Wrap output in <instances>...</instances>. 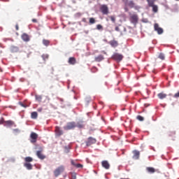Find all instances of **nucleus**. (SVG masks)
Wrapping results in <instances>:
<instances>
[{"mask_svg":"<svg viewBox=\"0 0 179 179\" xmlns=\"http://www.w3.org/2000/svg\"><path fill=\"white\" fill-rule=\"evenodd\" d=\"M36 100H37V101L41 102V100H43V96H41V95H36Z\"/></svg>","mask_w":179,"mask_h":179,"instance_id":"obj_28","label":"nucleus"},{"mask_svg":"<svg viewBox=\"0 0 179 179\" xmlns=\"http://www.w3.org/2000/svg\"><path fill=\"white\" fill-rule=\"evenodd\" d=\"M96 29H97V30H103V25H101V24H97V25H96Z\"/></svg>","mask_w":179,"mask_h":179,"instance_id":"obj_33","label":"nucleus"},{"mask_svg":"<svg viewBox=\"0 0 179 179\" xmlns=\"http://www.w3.org/2000/svg\"><path fill=\"white\" fill-rule=\"evenodd\" d=\"M136 119L138 120V121H143L145 120V118H143V117H142L141 115H138L136 117Z\"/></svg>","mask_w":179,"mask_h":179,"instance_id":"obj_32","label":"nucleus"},{"mask_svg":"<svg viewBox=\"0 0 179 179\" xmlns=\"http://www.w3.org/2000/svg\"><path fill=\"white\" fill-rule=\"evenodd\" d=\"M134 9H136V10H138V9H141V7L138 6H135L134 4Z\"/></svg>","mask_w":179,"mask_h":179,"instance_id":"obj_41","label":"nucleus"},{"mask_svg":"<svg viewBox=\"0 0 179 179\" xmlns=\"http://www.w3.org/2000/svg\"><path fill=\"white\" fill-rule=\"evenodd\" d=\"M30 138H31V143H36V142H37V138H38V134L34 132H31L30 135Z\"/></svg>","mask_w":179,"mask_h":179,"instance_id":"obj_6","label":"nucleus"},{"mask_svg":"<svg viewBox=\"0 0 179 179\" xmlns=\"http://www.w3.org/2000/svg\"><path fill=\"white\" fill-rule=\"evenodd\" d=\"M68 62L69 65H76V58L75 57H69Z\"/></svg>","mask_w":179,"mask_h":179,"instance_id":"obj_13","label":"nucleus"},{"mask_svg":"<svg viewBox=\"0 0 179 179\" xmlns=\"http://www.w3.org/2000/svg\"><path fill=\"white\" fill-rule=\"evenodd\" d=\"M113 59H115V61H122V58H124V56L122 55L119 53H114L112 56Z\"/></svg>","mask_w":179,"mask_h":179,"instance_id":"obj_5","label":"nucleus"},{"mask_svg":"<svg viewBox=\"0 0 179 179\" xmlns=\"http://www.w3.org/2000/svg\"><path fill=\"white\" fill-rule=\"evenodd\" d=\"M133 157L132 159L134 160H139V157L141 156V152L136 150L133 151Z\"/></svg>","mask_w":179,"mask_h":179,"instance_id":"obj_8","label":"nucleus"},{"mask_svg":"<svg viewBox=\"0 0 179 179\" xmlns=\"http://www.w3.org/2000/svg\"><path fill=\"white\" fill-rule=\"evenodd\" d=\"M33 23H37V20L36 19H32Z\"/></svg>","mask_w":179,"mask_h":179,"instance_id":"obj_43","label":"nucleus"},{"mask_svg":"<svg viewBox=\"0 0 179 179\" xmlns=\"http://www.w3.org/2000/svg\"><path fill=\"white\" fill-rule=\"evenodd\" d=\"M82 22H83L84 23H86V18H83Z\"/></svg>","mask_w":179,"mask_h":179,"instance_id":"obj_45","label":"nucleus"},{"mask_svg":"<svg viewBox=\"0 0 179 179\" xmlns=\"http://www.w3.org/2000/svg\"><path fill=\"white\" fill-rule=\"evenodd\" d=\"M106 21L108 22V19H106Z\"/></svg>","mask_w":179,"mask_h":179,"instance_id":"obj_50","label":"nucleus"},{"mask_svg":"<svg viewBox=\"0 0 179 179\" xmlns=\"http://www.w3.org/2000/svg\"><path fill=\"white\" fill-rule=\"evenodd\" d=\"M15 29L16 30H19V25L17 24L15 25Z\"/></svg>","mask_w":179,"mask_h":179,"instance_id":"obj_44","label":"nucleus"},{"mask_svg":"<svg viewBox=\"0 0 179 179\" xmlns=\"http://www.w3.org/2000/svg\"><path fill=\"white\" fill-rule=\"evenodd\" d=\"M101 165L102 167H103V169H106V170H108V169H110V164L108 163V161H102Z\"/></svg>","mask_w":179,"mask_h":179,"instance_id":"obj_12","label":"nucleus"},{"mask_svg":"<svg viewBox=\"0 0 179 179\" xmlns=\"http://www.w3.org/2000/svg\"><path fill=\"white\" fill-rule=\"evenodd\" d=\"M38 111H41V110L38 109Z\"/></svg>","mask_w":179,"mask_h":179,"instance_id":"obj_49","label":"nucleus"},{"mask_svg":"<svg viewBox=\"0 0 179 179\" xmlns=\"http://www.w3.org/2000/svg\"><path fill=\"white\" fill-rule=\"evenodd\" d=\"M125 6H129V8H135V3L134 2V1L131 0V1H127L125 3H124Z\"/></svg>","mask_w":179,"mask_h":179,"instance_id":"obj_10","label":"nucleus"},{"mask_svg":"<svg viewBox=\"0 0 179 179\" xmlns=\"http://www.w3.org/2000/svg\"><path fill=\"white\" fill-rule=\"evenodd\" d=\"M64 170H65V168L64 166H60L57 169H56L54 171V174L55 177H58L61 174V173H64Z\"/></svg>","mask_w":179,"mask_h":179,"instance_id":"obj_2","label":"nucleus"},{"mask_svg":"<svg viewBox=\"0 0 179 179\" xmlns=\"http://www.w3.org/2000/svg\"><path fill=\"white\" fill-rule=\"evenodd\" d=\"M157 96L159 97V99H160L161 100H163V99H166V97H167V94L162 92L157 94Z\"/></svg>","mask_w":179,"mask_h":179,"instance_id":"obj_22","label":"nucleus"},{"mask_svg":"<svg viewBox=\"0 0 179 179\" xmlns=\"http://www.w3.org/2000/svg\"><path fill=\"white\" fill-rule=\"evenodd\" d=\"M96 142V138L93 137H89L87 141H86V145L87 146H92V145H94Z\"/></svg>","mask_w":179,"mask_h":179,"instance_id":"obj_7","label":"nucleus"},{"mask_svg":"<svg viewBox=\"0 0 179 179\" xmlns=\"http://www.w3.org/2000/svg\"><path fill=\"white\" fill-rule=\"evenodd\" d=\"M24 162H26V163H30L33 162V158H31V157H27L24 158Z\"/></svg>","mask_w":179,"mask_h":179,"instance_id":"obj_26","label":"nucleus"},{"mask_svg":"<svg viewBox=\"0 0 179 179\" xmlns=\"http://www.w3.org/2000/svg\"><path fill=\"white\" fill-rule=\"evenodd\" d=\"M115 30L116 31H120V27H116L115 28Z\"/></svg>","mask_w":179,"mask_h":179,"instance_id":"obj_42","label":"nucleus"},{"mask_svg":"<svg viewBox=\"0 0 179 179\" xmlns=\"http://www.w3.org/2000/svg\"><path fill=\"white\" fill-rule=\"evenodd\" d=\"M94 23H96V20L93 17L90 18V24H94Z\"/></svg>","mask_w":179,"mask_h":179,"instance_id":"obj_30","label":"nucleus"},{"mask_svg":"<svg viewBox=\"0 0 179 179\" xmlns=\"http://www.w3.org/2000/svg\"><path fill=\"white\" fill-rule=\"evenodd\" d=\"M150 7L152 8V12H154V13H157V11L159 10V7H157V6L153 4Z\"/></svg>","mask_w":179,"mask_h":179,"instance_id":"obj_23","label":"nucleus"},{"mask_svg":"<svg viewBox=\"0 0 179 179\" xmlns=\"http://www.w3.org/2000/svg\"><path fill=\"white\" fill-rule=\"evenodd\" d=\"M76 127H77L78 128H84L85 124H83L82 122H78L77 124H76Z\"/></svg>","mask_w":179,"mask_h":179,"instance_id":"obj_27","label":"nucleus"},{"mask_svg":"<svg viewBox=\"0 0 179 179\" xmlns=\"http://www.w3.org/2000/svg\"><path fill=\"white\" fill-rule=\"evenodd\" d=\"M100 10L103 15H107L109 12L108 6L106 4H103L100 6Z\"/></svg>","mask_w":179,"mask_h":179,"instance_id":"obj_3","label":"nucleus"},{"mask_svg":"<svg viewBox=\"0 0 179 179\" xmlns=\"http://www.w3.org/2000/svg\"><path fill=\"white\" fill-rule=\"evenodd\" d=\"M175 99H179V91L173 95Z\"/></svg>","mask_w":179,"mask_h":179,"instance_id":"obj_39","label":"nucleus"},{"mask_svg":"<svg viewBox=\"0 0 179 179\" xmlns=\"http://www.w3.org/2000/svg\"><path fill=\"white\" fill-rule=\"evenodd\" d=\"M111 47H113V48H115V47H118V41L115 40H113L109 41L108 43Z\"/></svg>","mask_w":179,"mask_h":179,"instance_id":"obj_15","label":"nucleus"},{"mask_svg":"<svg viewBox=\"0 0 179 179\" xmlns=\"http://www.w3.org/2000/svg\"><path fill=\"white\" fill-rule=\"evenodd\" d=\"M70 179H76V173H71V177Z\"/></svg>","mask_w":179,"mask_h":179,"instance_id":"obj_37","label":"nucleus"},{"mask_svg":"<svg viewBox=\"0 0 179 179\" xmlns=\"http://www.w3.org/2000/svg\"><path fill=\"white\" fill-rule=\"evenodd\" d=\"M36 156L38 157V159H41V160H44V159H45V155H43L41 151H37Z\"/></svg>","mask_w":179,"mask_h":179,"instance_id":"obj_14","label":"nucleus"},{"mask_svg":"<svg viewBox=\"0 0 179 179\" xmlns=\"http://www.w3.org/2000/svg\"><path fill=\"white\" fill-rule=\"evenodd\" d=\"M123 3H125L127 1H128L129 0H122Z\"/></svg>","mask_w":179,"mask_h":179,"instance_id":"obj_47","label":"nucleus"},{"mask_svg":"<svg viewBox=\"0 0 179 179\" xmlns=\"http://www.w3.org/2000/svg\"><path fill=\"white\" fill-rule=\"evenodd\" d=\"M21 38L23 40V41H25L26 43L30 41V36L27 34H22V35L21 36Z\"/></svg>","mask_w":179,"mask_h":179,"instance_id":"obj_11","label":"nucleus"},{"mask_svg":"<svg viewBox=\"0 0 179 179\" xmlns=\"http://www.w3.org/2000/svg\"><path fill=\"white\" fill-rule=\"evenodd\" d=\"M42 58L45 61V59H48V55H43Z\"/></svg>","mask_w":179,"mask_h":179,"instance_id":"obj_38","label":"nucleus"},{"mask_svg":"<svg viewBox=\"0 0 179 179\" xmlns=\"http://www.w3.org/2000/svg\"><path fill=\"white\" fill-rule=\"evenodd\" d=\"M74 128H76V123L74 122H69L66 126L64 127V131H69L71 129H73Z\"/></svg>","mask_w":179,"mask_h":179,"instance_id":"obj_1","label":"nucleus"},{"mask_svg":"<svg viewBox=\"0 0 179 179\" xmlns=\"http://www.w3.org/2000/svg\"><path fill=\"white\" fill-rule=\"evenodd\" d=\"M154 29L157 31L158 34H163V29L159 27V24H155Z\"/></svg>","mask_w":179,"mask_h":179,"instance_id":"obj_9","label":"nucleus"},{"mask_svg":"<svg viewBox=\"0 0 179 179\" xmlns=\"http://www.w3.org/2000/svg\"><path fill=\"white\" fill-rule=\"evenodd\" d=\"M71 164H72V166H73L74 167L76 166V165L78 164L73 159L71 160Z\"/></svg>","mask_w":179,"mask_h":179,"instance_id":"obj_36","label":"nucleus"},{"mask_svg":"<svg viewBox=\"0 0 179 179\" xmlns=\"http://www.w3.org/2000/svg\"><path fill=\"white\" fill-rule=\"evenodd\" d=\"M147 2L148 3V6H153V5H155V2H156V0H147Z\"/></svg>","mask_w":179,"mask_h":179,"instance_id":"obj_25","label":"nucleus"},{"mask_svg":"<svg viewBox=\"0 0 179 179\" xmlns=\"http://www.w3.org/2000/svg\"><path fill=\"white\" fill-rule=\"evenodd\" d=\"M125 12H128V8H124Z\"/></svg>","mask_w":179,"mask_h":179,"instance_id":"obj_48","label":"nucleus"},{"mask_svg":"<svg viewBox=\"0 0 179 179\" xmlns=\"http://www.w3.org/2000/svg\"><path fill=\"white\" fill-rule=\"evenodd\" d=\"M24 166L26 167V169H27V170H31L33 169V166L29 162L24 163Z\"/></svg>","mask_w":179,"mask_h":179,"instance_id":"obj_21","label":"nucleus"},{"mask_svg":"<svg viewBox=\"0 0 179 179\" xmlns=\"http://www.w3.org/2000/svg\"><path fill=\"white\" fill-rule=\"evenodd\" d=\"M146 170H147L148 173H149L150 174H153V173H156V169H155V168H153V167H147Z\"/></svg>","mask_w":179,"mask_h":179,"instance_id":"obj_17","label":"nucleus"},{"mask_svg":"<svg viewBox=\"0 0 179 179\" xmlns=\"http://www.w3.org/2000/svg\"><path fill=\"white\" fill-rule=\"evenodd\" d=\"M5 124L8 126V127H12L14 125V127H16V124H15V122L12 121V120H7L5 122Z\"/></svg>","mask_w":179,"mask_h":179,"instance_id":"obj_19","label":"nucleus"},{"mask_svg":"<svg viewBox=\"0 0 179 179\" xmlns=\"http://www.w3.org/2000/svg\"><path fill=\"white\" fill-rule=\"evenodd\" d=\"M94 69H97L96 67H94Z\"/></svg>","mask_w":179,"mask_h":179,"instance_id":"obj_51","label":"nucleus"},{"mask_svg":"<svg viewBox=\"0 0 179 179\" xmlns=\"http://www.w3.org/2000/svg\"><path fill=\"white\" fill-rule=\"evenodd\" d=\"M103 59H104V56H103L102 55H100L95 57L96 62H101V61H103Z\"/></svg>","mask_w":179,"mask_h":179,"instance_id":"obj_18","label":"nucleus"},{"mask_svg":"<svg viewBox=\"0 0 179 179\" xmlns=\"http://www.w3.org/2000/svg\"><path fill=\"white\" fill-rule=\"evenodd\" d=\"M176 1H179V0H176Z\"/></svg>","mask_w":179,"mask_h":179,"instance_id":"obj_52","label":"nucleus"},{"mask_svg":"<svg viewBox=\"0 0 179 179\" xmlns=\"http://www.w3.org/2000/svg\"><path fill=\"white\" fill-rule=\"evenodd\" d=\"M76 169H83V165L81 164H77V165H76Z\"/></svg>","mask_w":179,"mask_h":179,"instance_id":"obj_35","label":"nucleus"},{"mask_svg":"<svg viewBox=\"0 0 179 179\" xmlns=\"http://www.w3.org/2000/svg\"><path fill=\"white\" fill-rule=\"evenodd\" d=\"M76 15H77V16H82V14H81L80 13H78L76 14Z\"/></svg>","mask_w":179,"mask_h":179,"instance_id":"obj_46","label":"nucleus"},{"mask_svg":"<svg viewBox=\"0 0 179 179\" xmlns=\"http://www.w3.org/2000/svg\"><path fill=\"white\" fill-rule=\"evenodd\" d=\"M37 117H38L37 112H32L31 113V118H32V120H36Z\"/></svg>","mask_w":179,"mask_h":179,"instance_id":"obj_24","label":"nucleus"},{"mask_svg":"<svg viewBox=\"0 0 179 179\" xmlns=\"http://www.w3.org/2000/svg\"><path fill=\"white\" fill-rule=\"evenodd\" d=\"M111 22H113V23H115V17L114 15H110L109 16Z\"/></svg>","mask_w":179,"mask_h":179,"instance_id":"obj_31","label":"nucleus"},{"mask_svg":"<svg viewBox=\"0 0 179 179\" xmlns=\"http://www.w3.org/2000/svg\"><path fill=\"white\" fill-rule=\"evenodd\" d=\"M10 50L11 52H17V51H19V48L17 46L12 45L10 46Z\"/></svg>","mask_w":179,"mask_h":179,"instance_id":"obj_20","label":"nucleus"},{"mask_svg":"<svg viewBox=\"0 0 179 179\" xmlns=\"http://www.w3.org/2000/svg\"><path fill=\"white\" fill-rule=\"evenodd\" d=\"M55 132H56V135L57 136H61V135H62L64 134L62 130H61V129L59 127H55Z\"/></svg>","mask_w":179,"mask_h":179,"instance_id":"obj_16","label":"nucleus"},{"mask_svg":"<svg viewBox=\"0 0 179 179\" xmlns=\"http://www.w3.org/2000/svg\"><path fill=\"white\" fill-rule=\"evenodd\" d=\"M139 18H138V15L136 14H133L130 16V22L133 23V24H136Z\"/></svg>","mask_w":179,"mask_h":179,"instance_id":"obj_4","label":"nucleus"},{"mask_svg":"<svg viewBox=\"0 0 179 179\" xmlns=\"http://www.w3.org/2000/svg\"><path fill=\"white\" fill-rule=\"evenodd\" d=\"M159 58L163 61L164 59V55L163 53H160L159 55Z\"/></svg>","mask_w":179,"mask_h":179,"instance_id":"obj_34","label":"nucleus"},{"mask_svg":"<svg viewBox=\"0 0 179 179\" xmlns=\"http://www.w3.org/2000/svg\"><path fill=\"white\" fill-rule=\"evenodd\" d=\"M13 132L14 134H19L20 132V130L19 129H14Z\"/></svg>","mask_w":179,"mask_h":179,"instance_id":"obj_40","label":"nucleus"},{"mask_svg":"<svg viewBox=\"0 0 179 179\" xmlns=\"http://www.w3.org/2000/svg\"><path fill=\"white\" fill-rule=\"evenodd\" d=\"M43 44H44V45H46V46L49 45H50V41L43 39Z\"/></svg>","mask_w":179,"mask_h":179,"instance_id":"obj_29","label":"nucleus"}]
</instances>
